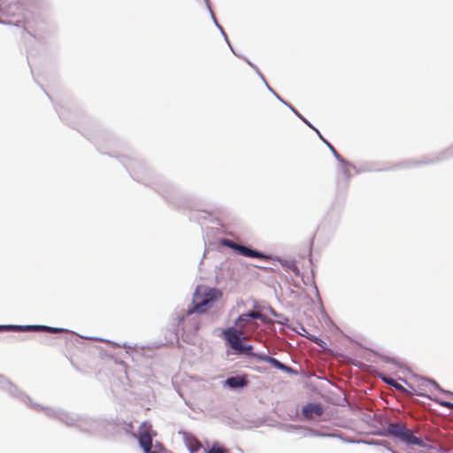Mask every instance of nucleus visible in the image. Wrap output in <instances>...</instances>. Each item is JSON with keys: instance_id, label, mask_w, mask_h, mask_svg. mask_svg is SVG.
I'll return each mask as SVG.
<instances>
[{"instance_id": "obj_1", "label": "nucleus", "mask_w": 453, "mask_h": 453, "mask_svg": "<svg viewBox=\"0 0 453 453\" xmlns=\"http://www.w3.org/2000/svg\"><path fill=\"white\" fill-rule=\"evenodd\" d=\"M116 157L135 181L150 187L169 203L176 206L182 205L184 193L180 187L155 173L142 160L137 157L131 156Z\"/></svg>"}, {"instance_id": "obj_2", "label": "nucleus", "mask_w": 453, "mask_h": 453, "mask_svg": "<svg viewBox=\"0 0 453 453\" xmlns=\"http://www.w3.org/2000/svg\"><path fill=\"white\" fill-rule=\"evenodd\" d=\"M381 437H393L407 446H418L426 448V443L405 425L397 422H389L387 426H381L372 433Z\"/></svg>"}, {"instance_id": "obj_3", "label": "nucleus", "mask_w": 453, "mask_h": 453, "mask_svg": "<svg viewBox=\"0 0 453 453\" xmlns=\"http://www.w3.org/2000/svg\"><path fill=\"white\" fill-rule=\"evenodd\" d=\"M43 411L50 418H56L68 426H75L80 431L90 433L92 431V420L90 417L70 412L63 409H53L44 406Z\"/></svg>"}, {"instance_id": "obj_4", "label": "nucleus", "mask_w": 453, "mask_h": 453, "mask_svg": "<svg viewBox=\"0 0 453 453\" xmlns=\"http://www.w3.org/2000/svg\"><path fill=\"white\" fill-rule=\"evenodd\" d=\"M325 144L329 149L331 153L333 154L334 157L338 161L340 164L342 170V175L344 177L343 180H337V195L338 196L342 197L344 200L347 196V192L349 185L350 179L352 177V174L350 173V169H353L354 165L345 158H343L335 150V148L332 145V143L329 141H325Z\"/></svg>"}, {"instance_id": "obj_5", "label": "nucleus", "mask_w": 453, "mask_h": 453, "mask_svg": "<svg viewBox=\"0 0 453 453\" xmlns=\"http://www.w3.org/2000/svg\"><path fill=\"white\" fill-rule=\"evenodd\" d=\"M0 390L6 393L10 397L19 400L35 410L44 409L43 405L34 403L26 392L3 374H0Z\"/></svg>"}, {"instance_id": "obj_6", "label": "nucleus", "mask_w": 453, "mask_h": 453, "mask_svg": "<svg viewBox=\"0 0 453 453\" xmlns=\"http://www.w3.org/2000/svg\"><path fill=\"white\" fill-rule=\"evenodd\" d=\"M92 420V431L98 426H101L105 429H111L112 431H124L126 434H130L133 436L135 434L133 432V424L131 421H127L125 419H120L119 418H90Z\"/></svg>"}, {"instance_id": "obj_7", "label": "nucleus", "mask_w": 453, "mask_h": 453, "mask_svg": "<svg viewBox=\"0 0 453 453\" xmlns=\"http://www.w3.org/2000/svg\"><path fill=\"white\" fill-rule=\"evenodd\" d=\"M196 295H197V289L195 292L194 298L192 300L191 304L188 307L187 311H185V315H181V316L178 317V324H180V322H182L185 319V316H188V315H190L193 313L201 314V313L205 312L210 308H211L212 303H211V299H208L205 296H203V297L197 298ZM176 326L177 327L175 329L174 334H175L177 341H178L179 340V325H177Z\"/></svg>"}, {"instance_id": "obj_8", "label": "nucleus", "mask_w": 453, "mask_h": 453, "mask_svg": "<svg viewBox=\"0 0 453 453\" xmlns=\"http://www.w3.org/2000/svg\"><path fill=\"white\" fill-rule=\"evenodd\" d=\"M45 331L52 334L70 332L62 327L50 326L46 325H0V332H39Z\"/></svg>"}, {"instance_id": "obj_9", "label": "nucleus", "mask_w": 453, "mask_h": 453, "mask_svg": "<svg viewBox=\"0 0 453 453\" xmlns=\"http://www.w3.org/2000/svg\"><path fill=\"white\" fill-rule=\"evenodd\" d=\"M453 157V144L446 150L441 151L434 157H426L424 160H408L400 164L401 167L411 168L426 165L437 164L448 160Z\"/></svg>"}, {"instance_id": "obj_10", "label": "nucleus", "mask_w": 453, "mask_h": 453, "mask_svg": "<svg viewBox=\"0 0 453 453\" xmlns=\"http://www.w3.org/2000/svg\"><path fill=\"white\" fill-rule=\"evenodd\" d=\"M219 336L224 340L226 350H233L235 348L234 344H239L245 338L242 329L234 324L223 328Z\"/></svg>"}, {"instance_id": "obj_11", "label": "nucleus", "mask_w": 453, "mask_h": 453, "mask_svg": "<svg viewBox=\"0 0 453 453\" xmlns=\"http://www.w3.org/2000/svg\"><path fill=\"white\" fill-rule=\"evenodd\" d=\"M273 96L282 103L285 106H287L299 119L302 120V123L306 124L311 129H312L319 136V138L325 143V141H327L320 133V131L314 127L304 116H303L290 103L284 100L277 92H273Z\"/></svg>"}, {"instance_id": "obj_12", "label": "nucleus", "mask_w": 453, "mask_h": 453, "mask_svg": "<svg viewBox=\"0 0 453 453\" xmlns=\"http://www.w3.org/2000/svg\"><path fill=\"white\" fill-rule=\"evenodd\" d=\"M252 319H258L262 322L267 320V317L263 315L260 312H256L252 310H249L242 314H240L234 320V324L236 326L240 327L243 330L244 326L249 324V322Z\"/></svg>"}, {"instance_id": "obj_13", "label": "nucleus", "mask_w": 453, "mask_h": 453, "mask_svg": "<svg viewBox=\"0 0 453 453\" xmlns=\"http://www.w3.org/2000/svg\"><path fill=\"white\" fill-rule=\"evenodd\" d=\"M323 406L319 403H308L302 407V416L306 419H311L313 417H319L323 414Z\"/></svg>"}, {"instance_id": "obj_14", "label": "nucleus", "mask_w": 453, "mask_h": 453, "mask_svg": "<svg viewBox=\"0 0 453 453\" xmlns=\"http://www.w3.org/2000/svg\"><path fill=\"white\" fill-rule=\"evenodd\" d=\"M179 434L182 435L183 441L189 453H204L203 448L202 449L200 445L197 444V441L190 433L180 431Z\"/></svg>"}, {"instance_id": "obj_15", "label": "nucleus", "mask_w": 453, "mask_h": 453, "mask_svg": "<svg viewBox=\"0 0 453 453\" xmlns=\"http://www.w3.org/2000/svg\"><path fill=\"white\" fill-rule=\"evenodd\" d=\"M248 384H249V381L246 379H244L243 377H241L239 375L229 376L223 381L224 387H226L231 390H238V389L243 388L247 387Z\"/></svg>"}, {"instance_id": "obj_16", "label": "nucleus", "mask_w": 453, "mask_h": 453, "mask_svg": "<svg viewBox=\"0 0 453 453\" xmlns=\"http://www.w3.org/2000/svg\"><path fill=\"white\" fill-rule=\"evenodd\" d=\"M235 348L233 350H226V355L245 356L250 358V353L254 352V346L251 343L242 341L239 344H234Z\"/></svg>"}, {"instance_id": "obj_17", "label": "nucleus", "mask_w": 453, "mask_h": 453, "mask_svg": "<svg viewBox=\"0 0 453 453\" xmlns=\"http://www.w3.org/2000/svg\"><path fill=\"white\" fill-rule=\"evenodd\" d=\"M266 311H268L270 312V314L273 317H275L276 319H278L275 322L280 326H287L288 328H289L290 330L296 332V333H298V331L291 326L288 322H289V319L288 317H286L284 314L282 313H280L278 312L275 309H273L270 304H267L266 305Z\"/></svg>"}, {"instance_id": "obj_18", "label": "nucleus", "mask_w": 453, "mask_h": 453, "mask_svg": "<svg viewBox=\"0 0 453 453\" xmlns=\"http://www.w3.org/2000/svg\"><path fill=\"white\" fill-rule=\"evenodd\" d=\"M243 257L250 258H263L265 260L273 259V256L271 254L264 253L258 250L252 248L250 245H246L245 253Z\"/></svg>"}, {"instance_id": "obj_19", "label": "nucleus", "mask_w": 453, "mask_h": 453, "mask_svg": "<svg viewBox=\"0 0 453 453\" xmlns=\"http://www.w3.org/2000/svg\"><path fill=\"white\" fill-rule=\"evenodd\" d=\"M250 358H255L257 361H263L269 365H271L273 368L278 361L277 358L269 356L268 354L265 352H250Z\"/></svg>"}, {"instance_id": "obj_20", "label": "nucleus", "mask_w": 453, "mask_h": 453, "mask_svg": "<svg viewBox=\"0 0 453 453\" xmlns=\"http://www.w3.org/2000/svg\"><path fill=\"white\" fill-rule=\"evenodd\" d=\"M341 219V211H332L329 212L324 221V225L327 224L332 230H334Z\"/></svg>"}, {"instance_id": "obj_21", "label": "nucleus", "mask_w": 453, "mask_h": 453, "mask_svg": "<svg viewBox=\"0 0 453 453\" xmlns=\"http://www.w3.org/2000/svg\"><path fill=\"white\" fill-rule=\"evenodd\" d=\"M96 146H99L101 142L108 141V136L103 130H97L96 134H91L88 137Z\"/></svg>"}, {"instance_id": "obj_22", "label": "nucleus", "mask_w": 453, "mask_h": 453, "mask_svg": "<svg viewBox=\"0 0 453 453\" xmlns=\"http://www.w3.org/2000/svg\"><path fill=\"white\" fill-rule=\"evenodd\" d=\"M204 453H230L229 450L219 441H213L211 447L204 449Z\"/></svg>"}, {"instance_id": "obj_23", "label": "nucleus", "mask_w": 453, "mask_h": 453, "mask_svg": "<svg viewBox=\"0 0 453 453\" xmlns=\"http://www.w3.org/2000/svg\"><path fill=\"white\" fill-rule=\"evenodd\" d=\"M353 170H354L355 173L360 174V173H367V172L381 171L382 169L375 168L373 163H365V164H363L362 165H360L359 167H357L354 165Z\"/></svg>"}, {"instance_id": "obj_24", "label": "nucleus", "mask_w": 453, "mask_h": 453, "mask_svg": "<svg viewBox=\"0 0 453 453\" xmlns=\"http://www.w3.org/2000/svg\"><path fill=\"white\" fill-rule=\"evenodd\" d=\"M305 337L308 340H310L311 342H314L317 346H319L322 349H329L327 343L320 337H319L315 334H309V333H307Z\"/></svg>"}, {"instance_id": "obj_25", "label": "nucleus", "mask_w": 453, "mask_h": 453, "mask_svg": "<svg viewBox=\"0 0 453 453\" xmlns=\"http://www.w3.org/2000/svg\"><path fill=\"white\" fill-rule=\"evenodd\" d=\"M274 368L277 369V370H280L281 372H284L286 373L291 374V375H297L298 374V371L297 370H296L295 368H293V367H291V366L282 363L279 359H278Z\"/></svg>"}, {"instance_id": "obj_26", "label": "nucleus", "mask_w": 453, "mask_h": 453, "mask_svg": "<svg viewBox=\"0 0 453 453\" xmlns=\"http://www.w3.org/2000/svg\"><path fill=\"white\" fill-rule=\"evenodd\" d=\"M379 377L384 383H386L389 386H392L396 389H399L402 391L405 390V388L403 385H401L399 382L395 380L392 377H390L388 375H380Z\"/></svg>"}, {"instance_id": "obj_27", "label": "nucleus", "mask_w": 453, "mask_h": 453, "mask_svg": "<svg viewBox=\"0 0 453 453\" xmlns=\"http://www.w3.org/2000/svg\"><path fill=\"white\" fill-rule=\"evenodd\" d=\"M399 380L403 381V383H405L411 389V393L415 395H418V396H421V397H425V398H427V399H430L432 400V398H434L435 396L434 395H431L422 390H417L413 386H411V384H409L407 382L406 380L403 379V378H399Z\"/></svg>"}, {"instance_id": "obj_28", "label": "nucleus", "mask_w": 453, "mask_h": 453, "mask_svg": "<svg viewBox=\"0 0 453 453\" xmlns=\"http://www.w3.org/2000/svg\"><path fill=\"white\" fill-rule=\"evenodd\" d=\"M204 296L208 299H211V303L213 304L214 303H216L221 299L222 293L220 292V290H219L215 288H210Z\"/></svg>"}, {"instance_id": "obj_29", "label": "nucleus", "mask_w": 453, "mask_h": 453, "mask_svg": "<svg viewBox=\"0 0 453 453\" xmlns=\"http://www.w3.org/2000/svg\"><path fill=\"white\" fill-rule=\"evenodd\" d=\"M356 441L355 443H359V441ZM360 442H363L367 445L382 446L386 449H388V448L391 447L389 442H388L387 441H382V440L372 439V440L360 441Z\"/></svg>"}, {"instance_id": "obj_30", "label": "nucleus", "mask_w": 453, "mask_h": 453, "mask_svg": "<svg viewBox=\"0 0 453 453\" xmlns=\"http://www.w3.org/2000/svg\"><path fill=\"white\" fill-rule=\"evenodd\" d=\"M206 7H207V10L211 17V19L215 25V27L219 30L220 33H223L224 31V28L222 27V26L218 22L216 17H215V14L211 9V2L210 0H203Z\"/></svg>"}, {"instance_id": "obj_31", "label": "nucleus", "mask_w": 453, "mask_h": 453, "mask_svg": "<svg viewBox=\"0 0 453 453\" xmlns=\"http://www.w3.org/2000/svg\"><path fill=\"white\" fill-rule=\"evenodd\" d=\"M319 435H318V437H320V438H339L340 440H342V441L347 442V443L356 442L352 439H345L342 436L333 434V433H324V432L319 431Z\"/></svg>"}, {"instance_id": "obj_32", "label": "nucleus", "mask_w": 453, "mask_h": 453, "mask_svg": "<svg viewBox=\"0 0 453 453\" xmlns=\"http://www.w3.org/2000/svg\"><path fill=\"white\" fill-rule=\"evenodd\" d=\"M273 258H274L275 260H277L280 265L287 271H289L290 268L292 267L293 264L296 262L294 260H290V259H286V258H282L280 257H278V256H275L273 257Z\"/></svg>"}, {"instance_id": "obj_33", "label": "nucleus", "mask_w": 453, "mask_h": 453, "mask_svg": "<svg viewBox=\"0 0 453 453\" xmlns=\"http://www.w3.org/2000/svg\"><path fill=\"white\" fill-rule=\"evenodd\" d=\"M255 71V73L258 75V77L261 79V81L264 82V84L265 85L266 88L268 89V91L273 95V92H276L269 84L268 82L266 81L264 74L260 72V70L258 69V67L257 66L255 69H253Z\"/></svg>"}, {"instance_id": "obj_34", "label": "nucleus", "mask_w": 453, "mask_h": 453, "mask_svg": "<svg viewBox=\"0 0 453 453\" xmlns=\"http://www.w3.org/2000/svg\"><path fill=\"white\" fill-rule=\"evenodd\" d=\"M432 401H434V403H438L441 406L453 409V403L450 401L443 400L437 396H435L434 398H432Z\"/></svg>"}, {"instance_id": "obj_35", "label": "nucleus", "mask_w": 453, "mask_h": 453, "mask_svg": "<svg viewBox=\"0 0 453 453\" xmlns=\"http://www.w3.org/2000/svg\"><path fill=\"white\" fill-rule=\"evenodd\" d=\"M219 243L225 247L231 249L232 250H234V245L236 244L235 242L227 238L221 239Z\"/></svg>"}, {"instance_id": "obj_36", "label": "nucleus", "mask_w": 453, "mask_h": 453, "mask_svg": "<svg viewBox=\"0 0 453 453\" xmlns=\"http://www.w3.org/2000/svg\"><path fill=\"white\" fill-rule=\"evenodd\" d=\"M11 11L6 10V5L4 0H0V14H11ZM0 23L4 24V21L0 19Z\"/></svg>"}, {"instance_id": "obj_37", "label": "nucleus", "mask_w": 453, "mask_h": 453, "mask_svg": "<svg viewBox=\"0 0 453 453\" xmlns=\"http://www.w3.org/2000/svg\"><path fill=\"white\" fill-rule=\"evenodd\" d=\"M245 249L246 245L236 243L233 251L237 255L244 256Z\"/></svg>"}, {"instance_id": "obj_38", "label": "nucleus", "mask_w": 453, "mask_h": 453, "mask_svg": "<svg viewBox=\"0 0 453 453\" xmlns=\"http://www.w3.org/2000/svg\"><path fill=\"white\" fill-rule=\"evenodd\" d=\"M420 379L427 381L429 384H431L436 390L440 391L441 389V385L434 379L432 378H426V377H420Z\"/></svg>"}, {"instance_id": "obj_39", "label": "nucleus", "mask_w": 453, "mask_h": 453, "mask_svg": "<svg viewBox=\"0 0 453 453\" xmlns=\"http://www.w3.org/2000/svg\"><path fill=\"white\" fill-rule=\"evenodd\" d=\"M383 361L387 362V363H390V364H393L396 366H400V364L396 361L395 358L394 357H388V356H386V355H380L379 356Z\"/></svg>"}, {"instance_id": "obj_40", "label": "nucleus", "mask_w": 453, "mask_h": 453, "mask_svg": "<svg viewBox=\"0 0 453 453\" xmlns=\"http://www.w3.org/2000/svg\"><path fill=\"white\" fill-rule=\"evenodd\" d=\"M284 427L287 432H292V431L302 428V426L294 425V424H286V425H284Z\"/></svg>"}, {"instance_id": "obj_41", "label": "nucleus", "mask_w": 453, "mask_h": 453, "mask_svg": "<svg viewBox=\"0 0 453 453\" xmlns=\"http://www.w3.org/2000/svg\"><path fill=\"white\" fill-rule=\"evenodd\" d=\"M305 430L307 431L306 435L311 436V437H318L319 431L309 427H305Z\"/></svg>"}, {"instance_id": "obj_42", "label": "nucleus", "mask_w": 453, "mask_h": 453, "mask_svg": "<svg viewBox=\"0 0 453 453\" xmlns=\"http://www.w3.org/2000/svg\"><path fill=\"white\" fill-rule=\"evenodd\" d=\"M253 310L257 311L256 312H259L266 310V306H262L256 300H253Z\"/></svg>"}, {"instance_id": "obj_43", "label": "nucleus", "mask_w": 453, "mask_h": 453, "mask_svg": "<svg viewBox=\"0 0 453 453\" xmlns=\"http://www.w3.org/2000/svg\"><path fill=\"white\" fill-rule=\"evenodd\" d=\"M311 283H312V287H313V288L315 290V294H316V296L318 298V301L319 302L320 304H322V301H321V298L319 296V289H318V287L316 285V282H315L314 279H312Z\"/></svg>"}, {"instance_id": "obj_44", "label": "nucleus", "mask_w": 453, "mask_h": 453, "mask_svg": "<svg viewBox=\"0 0 453 453\" xmlns=\"http://www.w3.org/2000/svg\"><path fill=\"white\" fill-rule=\"evenodd\" d=\"M289 271L292 272L296 276H299L300 275V269L297 266V265L296 264V262L293 264V265H292V267L290 268Z\"/></svg>"}, {"instance_id": "obj_45", "label": "nucleus", "mask_w": 453, "mask_h": 453, "mask_svg": "<svg viewBox=\"0 0 453 453\" xmlns=\"http://www.w3.org/2000/svg\"><path fill=\"white\" fill-rule=\"evenodd\" d=\"M241 59L244 60L252 69H255L257 67V65L246 57L242 56Z\"/></svg>"}, {"instance_id": "obj_46", "label": "nucleus", "mask_w": 453, "mask_h": 453, "mask_svg": "<svg viewBox=\"0 0 453 453\" xmlns=\"http://www.w3.org/2000/svg\"><path fill=\"white\" fill-rule=\"evenodd\" d=\"M42 342L43 344H46V345H53L54 344V339L53 338H45L44 340H42Z\"/></svg>"}, {"instance_id": "obj_47", "label": "nucleus", "mask_w": 453, "mask_h": 453, "mask_svg": "<svg viewBox=\"0 0 453 453\" xmlns=\"http://www.w3.org/2000/svg\"><path fill=\"white\" fill-rule=\"evenodd\" d=\"M439 392H441V394H443L445 395L453 397V392L452 391H449V390H447V389H444V388H441V389Z\"/></svg>"}, {"instance_id": "obj_48", "label": "nucleus", "mask_w": 453, "mask_h": 453, "mask_svg": "<svg viewBox=\"0 0 453 453\" xmlns=\"http://www.w3.org/2000/svg\"><path fill=\"white\" fill-rule=\"evenodd\" d=\"M220 34L222 35V36H223V38H224V40H225L226 43L227 44V46H228L229 48H231V42H229L228 37H227V35L226 34L225 30L223 31V33H220Z\"/></svg>"}, {"instance_id": "obj_49", "label": "nucleus", "mask_w": 453, "mask_h": 453, "mask_svg": "<svg viewBox=\"0 0 453 453\" xmlns=\"http://www.w3.org/2000/svg\"><path fill=\"white\" fill-rule=\"evenodd\" d=\"M54 108H55L56 111L58 112V114L59 118H60L61 119H64V117H63V112H62L61 111H59V110H58V106H57V105H54Z\"/></svg>"}, {"instance_id": "obj_50", "label": "nucleus", "mask_w": 453, "mask_h": 453, "mask_svg": "<svg viewBox=\"0 0 453 453\" xmlns=\"http://www.w3.org/2000/svg\"><path fill=\"white\" fill-rule=\"evenodd\" d=\"M229 49L237 58H241L242 57V55L237 54L232 46Z\"/></svg>"}, {"instance_id": "obj_51", "label": "nucleus", "mask_w": 453, "mask_h": 453, "mask_svg": "<svg viewBox=\"0 0 453 453\" xmlns=\"http://www.w3.org/2000/svg\"><path fill=\"white\" fill-rule=\"evenodd\" d=\"M298 325H299L300 328H301L303 331L306 332L305 327H304L302 324H298Z\"/></svg>"}, {"instance_id": "obj_52", "label": "nucleus", "mask_w": 453, "mask_h": 453, "mask_svg": "<svg viewBox=\"0 0 453 453\" xmlns=\"http://www.w3.org/2000/svg\"><path fill=\"white\" fill-rule=\"evenodd\" d=\"M94 339H95V340H96V341H101V342L104 341V339L100 338V337H96V338H94Z\"/></svg>"}, {"instance_id": "obj_53", "label": "nucleus", "mask_w": 453, "mask_h": 453, "mask_svg": "<svg viewBox=\"0 0 453 453\" xmlns=\"http://www.w3.org/2000/svg\"><path fill=\"white\" fill-rule=\"evenodd\" d=\"M44 94H46V95L49 96V98L51 100V97H50V96L47 93V91H45V90H44Z\"/></svg>"}, {"instance_id": "obj_54", "label": "nucleus", "mask_w": 453, "mask_h": 453, "mask_svg": "<svg viewBox=\"0 0 453 453\" xmlns=\"http://www.w3.org/2000/svg\"><path fill=\"white\" fill-rule=\"evenodd\" d=\"M97 150H98V151H100L101 153H103V154H106V152H105V151H101L99 148H97Z\"/></svg>"}, {"instance_id": "obj_55", "label": "nucleus", "mask_w": 453, "mask_h": 453, "mask_svg": "<svg viewBox=\"0 0 453 453\" xmlns=\"http://www.w3.org/2000/svg\"><path fill=\"white\" fill-rule=\"evenodd\" d=\"M199 329V326H196L195 330L197 331Z\"/></svg>"}]
</instances>
